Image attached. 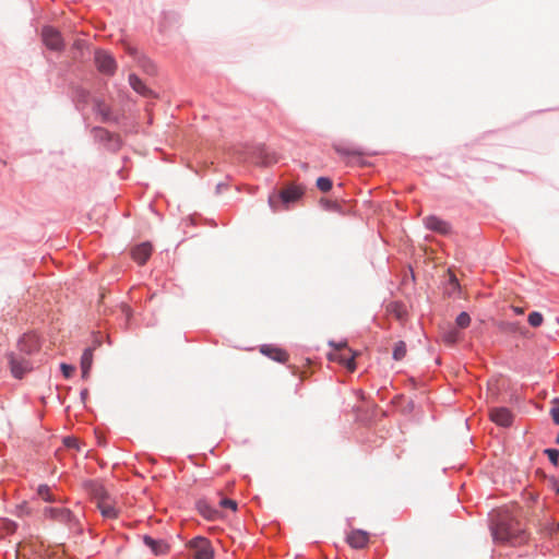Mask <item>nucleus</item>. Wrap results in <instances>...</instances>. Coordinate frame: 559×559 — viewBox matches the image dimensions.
Instances as JSON below:
<instances>
[{"label": "nucleus", "mask_w": 559, "mask_h": 559, "mask_svg": "<svg viewBox=\"0 0 559 559\" xmlns=\"http://www.w3.org/2000/svg\"><path fill=\"white\" fill-rule=\"evenodd\" d=\"M330 345L335 347V352L331 353L329 358L331 360L338 361L353 372L356 369L355 357L357 356V353L347 347L346 343L335 344L331 342Z\"/></svg>", "instance_id": "20e7f679"}, {"label": "nucleus", "mask_w": 559, "mask_h": 559, "mask_svg": "<svg viewBox=\"0 0 559 559\" xmlns=\"http://www.w3.org/2000/svg\"><path fill=\"white\" fill-rule=\"evenodd\" d=\"M493 540L501 544L518 546L526 542L523 525L509 512H499L491 525Z\"/></svg>", "instance_id": "f257e3e1"}, {"label": "nucleus", "mask_w": 559, "mask_h": 559, "mask_svg": "<svg viewBox=\"0 0 559 559\" xmlns=\"http://www.w3.org/2000/svg\"><path fill=\"white\" fill-rule=\"evenodd\" d=\"M490 419L498 426L509 427L512 424L513 415L506 407H493L489 411Z\"/></svg>", "instance_id": "9d476101"}, {"label": "nucleus", "mask_w": 559, "mask_h": 559, "mask_svg": "<svg viewBox=\"0 0 559 559\" xmlns=\"http://www.w3.org/2000/svg\"><path fill=\"white\" fill-rule=\"evenodd\" d=\"M93 365V348H86L81 357L82 378L87 379Z\"/></svg>", "instance_id": "f3484780"}, {"label": "nucleus", "mask_w": 559, "mask_h": 559, "mask_svg": "<svg viewBox=\"0 0 559 559\" xmlns=\"http://www.w3.org/2000/svg\"><path fill=\"white\" fill-rule=\"evenodd\" d=\"M123 311H124V312H126V314L129 317V314H130V309H129L128 307H126V306H124V307H123Z\"/></svg>", "instance_id": "f704fd0d"}, {"label": "nucleus", "mask_w": 559, "mask_h": 559, "mask_svg": "<svg viewBox=\"0 0 559 559\" xmlns=\"http://www.w3.org/2000/svg\"><path fill=\"white\" fill-rule=\"evenodd\" d=\"M347 543L355 549H362L369 543V533L362 530H353L347 535Z\"/></svg>", "instance_id": "f8f14e48"}, {"label": "nucleus", "mask_w": 559, "mask_h": 559, "mask_svg": "<svg viewBox=\"0 0 559 559\" xmlns=\"http://www.w3.org/2000/svg\"><path fill=\"white\" fill-rule=\"evenodd\" d=\"M557 531L559 532V522H558V525H557Z\"/></svg>", "instance_id": "ea45409f"}, {"label": "nucleus", "mask_w": 559, "mask_h": 559, "mask_svg": "<svg viewBox=\"0 0 559 559\" xmlns=\"http://www.w3.org/2000/svg\"><path fill=\"white\" fill-rule=\"evenodd\" d=\"M557 443H559V433H558V437H557Z\"/></svg>", "instance_id": "58836bf2"}, {"label": "nucleus", "mask_w": 559, "mask_h": 559, "mask_svg": "<svg viewBox=\"0 0 559 559\" xmlns=\"http://www.w3.org/2000/svg\"><path fill=\"white\" fill-rule=\"evenodd\" d=\"M86 488L96 508L105 520L118 519L121 512V507L117 498L112 496L104 485L97 481H90L86 485Z\"/></svg>", "instance_id": "f03ea898"}, {"label": "nucleus", "mask_w": 559, "mask_h": 559, "mask_svg": "<svg viewBox=\"0 0 559 559\" xmlns=\"http://www.w3.org/2000/svg\"><path fill=\"white\" fill-rule=\"evenodd\" d=\"M129 83H130L131 87L139 94L144 95V96L148 95L150 90L144 85V83L135 74H131L129 76Z\"/></svg>", "instance_id": "412c9836"}, {"label": "nucleus", "mask_w": 559, "mask_h": 559, "mask_svg": "<svg viewBox=\"0 0 559 559\" xmlns=\"http://www.w3.org/2000/svg\"><path fill=\"white\" fill-rule=\"evenodd\" d=\"M305 193L301 186L290 185L283 189L278 194H271L269 197V204L274 212L280 211V204L288 209L290 203L297 202Z\"/></svg>", "instance_id": "7ed1b4c3"}, {"label": "nucleus", "mask_w": 559, "mask_h": 559, "mask_svg": "<svg viewBox=\"0 0 559 559\" xmlns=\"http://www.w3.org/2000/svg\"><path fill=\"white\" fill-rule=\"evenodd\" d=\"M406 355V344L402 341L397 342L393 349V358L395 360H401Z\"/></svg>", "instance_id": "b1692460"}, {"label": "nucleus", "mask_w": 559, "mask_h": 559, "mask_svg": "<svg viewBox=\"0 0 559 559\" xmlns=\"http://www.w3.org/2000/svg\"><path fill=\"white\" fill-rule=\"evenodd\" d=\"M44 515L46 518L62 522L69 523L72 521V512L62 507H49L44 509Z\"/></svg>", "instance_id": "9b49d317"}, {"label": "nucleus", "mask_w": 559, "mask_h": 559, "mask_svg": "<svg viewBox=\"0 0 559 559\" xmlns=\"http://www.w3.org/2000/svg\"><path fill=\"white\" fill-rule=\"evenodd\" d=\"M333 150L341 156H357L364 155L362 150L359 146L352 145L343 142L333 143Z\"/></svg>", "instance_id": "2eb2a0df"}, {"label": "nucleus", "mask_w": 559, "mask_h": 559, "mask_svg": "<svg viewBox=\"0 0 559 559\" xmlns=\"http://www.w3.org/2000/svg\"><path fill=\"white\" fill-rule=\"evenodd\" d=\"M151 254L152 245L150 242L140 243L135 246L131 251L132 259L139 264H144L148 260Z\"/></svg>", "instance_id": "4468645a"}, {"label": "nucleus", "mask_w": 559, "mask_h": 559, "mask_svg": "<svg viewBox=\"0 0 559 559\" xmlns=\"http://www.w3.org/2000/svg\"><path fill=\"white\" fill-rule=\"evenodd\" d=\"M37 495L45 501H58V499L52 496L51 489L47 485H40L37 489ZM59 501H61V499H59Z\"/></svg>", "instance_id": "5701e85b"}, {"label": "nucleus", "mask_w": 559, "mask_h": 559, "mask_svg": "<svg viewBox=\"0 0 559 559\" xmlns=\"http://www.w3.org/2000/svg\"><path fill=\"white\" fill-rule=\"evenodd\" d=\"M442 340L448 345H454L460 340V333L457 330L451 328L442 333Z\"/></svg>", "instance_id": "4be33fe9"}, {"label": "nucleus", "mask_w": 559, "mask_h": 559, "mask_svg": "<svg viewBox=\"0 0 559 559\" xmlns=\"http://www.w3.org/2000/svg\"><path fill=\"white\" fill-rule=\"evenodd\" d=\"M120 146L119 140L116 141V147Z\"/></svg>", "instance_id": "c9c22d12"}, {"label": "nucleus", "mask_w": 559, "mask_h": 559, "mask_svg": "<svg viewBox=\"0 0 559 559\" xmlns=\"http://www.w3.org/2000/svg\"><path fill=\"white\" fill-rule=\"evenodd\" d=\"M456 326L460 329H466L471 323V317L467 312H461L455 320Z\"/></svg>", "instance_id": "a878e982"}, {"label": "nucleus", "mask_w": 559, "mask_h": 559, "mask_svg": "<svg viewBox=\"0 0 559 559\" xmlns=\"http://www.w3.org/2000/svg\"><path fill=\"white\" fill-rule=\"evenodd\" d=\"M527 320L531 326L538 328L543 324L544 318L540 312L533 311L528 314Z\"/></svg>", "instance_id": "393cba45"}, {"label": "nucleus", "mask_w": 559, "mask_h": 559, "mask_svg": "<svg viewBox=\"0 0 559 559\" xmlns=\"http://www.w3.org/2000/svg\"><path fill=\"white\" fill-rule=\"evenodd\" d=\"M219 506L223 507V508H228L233 511H236L237 510V502L235 500H231V499H227V498H224L219 501Z\"/></svg>", "instance_id": "2f4dec72"}, {"label": "nucleus", "mask_w": 559, "mask_h": 559, "mask_svg": "<svg viewBox=\"0 0 559 559\" xmlns=\"http://www.w3.org/2000/svg\"><path fill=\"white\" fill-rule=\"evenodd\" d=\"M545 453L547 454L549 461L554 464H558L559 460V451L557 449H546Z\"/></svg>", "instance_id": "7c9ffc66"}, {"label": "nucleus", "mask_w": 559, "mask_h": 559, "mask_svg": "<svg viewBox=\"0 0 559 559\" xmlns=\"http://www.w3.org/2000/svg\"><path fill=\"white\" fill-rule=\"evenodd\" d=\"M386 312L399 321H403L406 317L405 306L396 301L391 302L386 306Z\"/></svg>", "instance_id": "a211bd4d"}, {"label": "nucleus", "mask_w": 559, "mask_h": 559, "mask_svg": "<svg viewBox=\"0 0 559 559\" xmlns=\"http://www.w3.org/2000/svg\"><path fill=\"white\" fill-rule=\"evenodd\" d=\"M424 223L428 229L441 235H447L451 230V226L449 225V223L437 216H428L425 218Z\"/></svg>", "instance_id": "ddd939ff"}, {"label": "nucleus", "mask_w": 559, "mask_h": 559, "mask_svg": "<svg viewBox=\"0 0 559 559\" xmlns=\"http://www.w3.org/2000/svg\"><path fill=\"white\" fill-rule=\"evenodd\" d=\"M144 543L155 555L164 554L167 550V545L163 540H156L151 536H144Z\"/></svg>", "instance_id": "6ab92c4d"}, {"label": "nucleus", "mask_w": 559, "mask_h": 559, "mask_svg": "<svg viewBox=\"0 0 559 559\" xmlns=\"http://www.w3.org/2000/svg\"><path fill=\"white\" fill-rule=\"evenodd\" d=\"M63 443L69 449H79V440L73 437H67L63 439Z\"/></svg>", "instance_id": "473e14b6"}, {"label": "nucleus", "mask_w": 559, "mask_h": 559, "mask_svg": "<svg viewBox=\"0 0 559 559\" xmlns=\"http://www.w3.org/2000/svg\"><path fill=\"white\" fill-rule=\"evenodd\" d=\"M317 187L322 192H328L332 189V181L326 177H320L317 179Z\"/></svg>", "instance_id": "bb28decb"}, {"label": "nucleus", "mask_w": 559, "mask_h": 559, "mask_svg": "<svg viewBox=\"0 0 559 559\" xmlns=\"http://www.w3.org/2000/svg\"><path fill=\"white\" fill-rule=\"evenodd\" d=\"M513 311L516 313V314H523L524 313V309L521 308V307H515L513 306L512 307Z\"/></svg>", "instance_id": "72a5a7b5"}, {"label": "nucleus", "mask_w": 559, "mask_h": 559, "mask_svg": "<svg viewBox=\"0 0 559 559\" xmlns=\"http://www.w3.org/2000/svg\"><path fill=\"white\" fill-rule=\"evenodd\" d=\"M86 394H87V391H86V390H85L84 392H82V396H83V397H84V396H86Z\"/></svg>", "instance_id": "e433bc0d"}, {"label": "nucleus", "mask_w": 559, "mask_h": 559, "mask_svg": "<svg viewBox=\"0 0 559 559\" xmlns=\"http://www.w3.org/2000/svg\"><path fill=\"white\" fill-rule=\"evenodd\" d=\"M40 348V342L39 337L36 333H26L24 334L19 343H17V350L19 353L31 356L34 353H37Z\"/></svg>", "instance_id": "6e6552de"}, {"label": "nucleus", "mask_w": 559, "mask_h": 559, "mask_svg": "<svg viewBox=\"0 0 559 559\" xmlns=\"http://www.w3.org/2000/svg\"><path fill=\"white\" fill-rule=\"evenodd\" d=\"M556 492L559 495V486L556 488Z\"/></svg>", "instance_id": "4c0bfd02"}, {"label": "nucleus", "mask_w": 559, "mask_h": 559, "mask_svg": "<svg viewBox=\"0 0 559 559\" xmlns=\"http://www.w3.org/2000/svg\"><path fill=\"white\" fill-rule=\"evenodd\" d=\"M60 369L62 371V374L67 379L71 378L73 376L74 371H75V367L74 366L68 365V364H64V362H62L60 365Z\"/></svg>", "instance_id": "c756f323"}, {"label": "nucleus", "mask_w": 559, "mask_h": 559, "mask_svg": "<svg viewBox=\"0 0 559 559\" xmlns=\"http://www.w3.org/2000/svg\"><path fill=\"white\" fill-rule=\"evenodd\" d=\"M260 352L278 362H285L288 359V354L284 349L273 345H262Z\"/></svg>", "instance_id": "dca6fc26"}, {"label": "nucleus", "mask_w": 559, "mask_h": 559, "mask_svg": "<svg viewBox=\"0 0 559 559\" xmlns=\"http://www.w3.org/2000/svg\"><path fill=\"white\" fill-rule=\"evenodd\" d=\"M499 328L506 333H516L520 330L519 324L513 322H501Z\"/></svg>", "instance_id": "cd10ccee"}, {"label": "nucleus", "mask_w": 559, "mask_h": 559, "mask_svg": "<svg viewBox=\"0 0 559 559\" xmlns=\"http://www.w3.org/2000/svg\"><path fill=\"white\" fill-rule=\"evenodd\" d=\"M198 510L207 520H215L218 516V511L213 509L205 501L198 502Z\"/></svg>", "instance_id": "aec40b11"}, {"label": "nucleus", "mask_w": 559, "mask_h": 559, "mask_svg": "<svg viewBox=\"0 0 559 559\" xmlns=\"http://www.w3.org/2000/svg\"><path fill=\"white\" fill-rule=\"evenodd\" d=\"M189 548L194 559H213L214 549L205 537H195L189 542Z\"/></svg>", "instance_id": "423d86ee"}, {"label": "nucleus", "mask_w": 559, "mask_h": 559, "mask_svg": "<svg viewBox=\"0 0 559 559\" xmlns=\"http://www.w3.org/2000/svg\"><path fill=\"white\" fill-rule=\"evenodd\" d=\"M9 364L11 373L14 378L21 379L33 369L31 360L19 352H13L9 355Z\"/></svg>", "instance_id": "39448f33"}, {"label": "nucleus", "mask_w": 559, "mask_h": 559, "mask_svg": "<svg viewBox=\"0 0 559 559\" xmlns=\"http://www.w3.org/2000/svg\"><path fill=\"white\" fill-rule=\"evenodd\" d=\"M554 406L550 409V415L556 425H559V400L555 399L552 401Z\"/></svg>", "instance_id": "c85d7f7f"}, {"label": "nucleus", "mask_w": 559, "mask_h": 559, "mask_svg": "<svg viewBox=\"0 0 559 559\" xmlns=\"http://www.w3.org/2000/svg\"><path fill=\"white\" fill-rule=\"evenodd\" d=\"M95 63L98 71L107 75H112L117 69L114 57L104 50H97L95 52Z\"/></svg>", "instance_id": "1a4fd4ad"}, {"label": "nucleus", "mask_w": 559, "mask_h": 559, "mask_svg": "<svg viewBox=\"0 0 559 559\" xmlns=\"http://www.w3.org/2000/svg\"><path fill=\"white\" fill-rule=\"evenodd\" d=\"M41 38L45 46L50 50L61 51L64 48L60 32L52 26L43 27Z\"/></svg>", "instance_id": "0eeeda50"}]
</instances>
